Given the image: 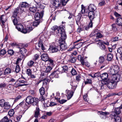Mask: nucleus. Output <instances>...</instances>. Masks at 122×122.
<instances>
[{
  "label": "nucleus",
  "instance_id": "nucleus-1",
  "mask_svg": "<svg viewBox=\"0 0 122 122\" xmlns=\"http://www.w3.org/2000/svg\"><path fill=\"white\" fill-rule=\"evenodd\" d=\"M26 102L28 104H33L34 105H36L38 103V99L35 97H33L30 96H28L26 97Z\"/></svg>",
  "mask_w": 122,
  "mask_h": 122
},
{
  "label": "nucleus",
  "instance_id": "nucleus-2",
  "mask_svg": "<svg viewBox=\"0 0 122 122\" xmlns=\"http://www.w3.org/2000/svg\"><path fill=\"white\" fill-rule=\"evenodd\" d=\"M64 28V27L62 25L60 26L61 32L59 33L60 35H61V37L58 41H65L66 39V35L65 33Z\"/></svg>",
  "mask_w": 122,
  "mask_h": 122
},
{
  "label": "nucleus",
  "instance_id": "nucleus-3",
  "mask_svg": "<svg viewBox=\"0 0 122 122\" xmlns=\"http://www.w3.org/2000/svg\"><path fill=\"white\" fill-rule=\"evenodd\" d=\"M108 76V75L106 73H104L101 74L100 77L102 79V83L103 85L107 84V82L106 81L107 79Z\"/></svg>",
  "mask_w": 122,
  "mask_h": 122
},
{
  "label": "nucleus",
  "instance_id": "nucleus-4",
  "mask_svg": "<svg viewBox=\"0 0 122 122\" xmlns=\"http://www.w3.org/2000/svg\"><path fill=\"white\" fill-rule=\"evenodd\" d=\"M58 42L60 45L59 47L60 50L62 51L66 49L67 47L65 41H58Z\"/></svg>",
  "mask_w": 122,
  "mask_h": 122
},
{
  "label": "nucleus",
  "instance_id": "nucleus-5",
  "mask_svg": "<svg viewBox=\"0 0 122 122\" xmlns=\"http://www.w3.org/2000/svg\"><path fill=\"white\" fill-rule=\"evenodd\" d=\"M92 36L96 37L97 38H101L102 37V35L99 32V30L97 29L94 30L92 33Z\"/></svg>",
  "mask_w": 122,
  "mask_h": 122
},
{
  "label": "nucleus",
  "instance_id": "nucleus-6",
  "mask_svg": "<svg viewBox=\"0 0 122 122\" xmlns=\"http://www.w3.org/2000/svg\"><path fill=\"white\" fill-rule=\"evenodd\" d=\"M82 41V40L81 39L77 40L74 42V43L75 44L78 42H79V43L78 44H74L73 46L74 47L76 48H79L81 47L83 43L84 42H81Z\"/></svg>",
  "mask_w": 122,
  "mask_h": 122
},
{
  "label": "nucleus",
  "instance_id": "nucleus-7",
  "mask_svg": "<svg viewBox=\"0 0 122 122\" xmlns=\"http://www.w3.org/2000/svg\"><path fill=\"white\" fill-rule=\"evenodd\" d=\"M44 11L43 10L41 12V14L39 13H36L35 15V20H41L42 21V18L43 15Z\"/></svg>",
  "mask_w": 122,
  "mask_h": 122
},
{
  "label": "nucleus",
  "instance_id": "nucleus-8",
  "mask_svg": "<svg viewBox=\"0 0 122 122\" xmlns=\"http://www.w3.org/2000/svg\"><path fill=\"white\" fill-rule=\"evenodd\" d=\"M117 85V83L116 82L113 81H111L107 84L108 87L110 89H113L115 88Z\"/></svg>",
  "mask_w": 122,
  "mask_h": 122
},
{
  "label": "nucleus",
  "instance_id": "nucleus-9",
  "mask_svg": "<svg viewBox=\"0 0 122 122\" xmlns=\"http://www.w3.org/2000/svg\"><path fill=\"white\" fill-rule=\"evenodd\" d=\"M0 20L2 28H4L5 26V23L7 20L6 16L4 15H1L0 17Z\"/></svg>",
  "mask_w": 122,
  "mask_h": 122
},
{
  "label": "nucleus",
  "instance_id": "nucleus-10",
  "mask_svg": "<svg viewBox=\"0 0 122 122\" xmlns=\"http://www.w3.org/2000/svg\"><path fill=\"white\" fill-rule=\"evenodd\" d=\"M111 115L113 116L115 122H121V118L118 115H115L114 112H112Z\"/></svg>",
  "mask_w": 122,
  "mask_h": 122
},
{
  "label": "nucleus",
  "instance_id": "nucleus-11",
  "mask_svg": "<svg viewBox=\"0 0 122 122\" xmlns=\"http://www.w3.org/2000/svg\"><path fill=\"white\" fill-rule=\"evenodd\" d=\"M112 76L111 81H113L118 82V81L120 78V75L117 74L112 75Z\"/></svg>",
  "mask_w": 122,
  "mask_h": 122
},
{
  "label": "nucleus",
  "instance_id": "nucleus-12",
  "mask_svg": "<svg viewBox=\"0 0 122 122\" xmlns=\"http://www.w3.org/2000/svg\"><path fill=\"white\" fill-rule=\"evenodd\" d=\"M50 49L52 53H56L60 51L58 46H54L50 47Z\"/></svg>",
  "mask_w": 122,
  "mask_h": 122
},
{
  "label": "nucleus",
  "instance_id": "nucleus-13",
  "mask_svg": "<svg viewBox=\"0 0 122 122\" xmlns=\"http://www.w3.org/2000/svg\"><path fill=\"white\" fill-rule=\"evenodd\" d=\"M67 66H64L62 67H61L59 68L58 70L60 72L62 73L66 72L68 70Z\"/></svg>",
  "mask_w": 122,
  "mask_h": 122
},
{
  "label": "nucleus",
  "instance_id": "nucleus-14",
  "mask_svg": "<svg viewBox=\"0 0 122 122\" xmlns=\"http://www.w3.org/2000/svg\"><path fill=\"white\" fill-rule=\"evenodd\" d=\"M99 114H100V117L102 118L105 119L106 118V116L107 114H109L108 112H103L102 111H100L98 112Z\"/></svg>",
  "mask_w": 122,
  "mask_h": 122
},
{
  "label": "nucleus",
  "instance_id": "nucleus-15",
  "mask_svg": "<svg viewBox=\"0 0 122 122\" xmlns=\"http://www.w3.org/2000/svg\"><path fill=\"white\" fill-rule=\"evenodd\" d=\"M28 6V4L26 2H23L20 3L19 6V8L20 10H22V8H27Z\"/></svg>",
  "mask_w": 122,
  "mask_h": 122
},
{
  "label": "nucleus",
  "instance_id": "nucleus-16",
  "mask_svg": "<svg viewBox=\"0 0 122 122\" xmlns=\"http://www.w3.org/2000/svg\"><path fill=\"white\" fill-rule=\"evenodd\" d=\"M66 92L67 93L66 96L67 99L68 100L70 99L73 96V92L72 91L68 90H66Z\"/></svg>",
  "mask_w": 122,
  "mask_h": 122
},
{
  "label": "nucleus",
  "instance_id": "nucleus-17",
  "mask_svg": "<svg viewBox=\"0 0 122 122\" xmlns=\"http://www.w3.org/2000/svg\"><path fill=\"white\" fill-rule=\"evenodd\" d=\"M88 9L89 12H94L96 10V7L93 4H90L88 6Z\"/></svg>",
  "mask_w": 122,
  "mask_h": 122
},
{
  "label": "nucleus",
  "instance_id": "nucleus-18",
  "mask_svg": "<svg viewBox=\"0 0 122 122\" xmlns=\"http://www.w3.org/2000/svg\"><path fill=\"white\" fill-rule=\"evenodd\" d=\"M60 71H59L58 69L57 70L52 73L50 75L52 77L58 78V75Z\"/></svg>",
  "mask_w": 122,
  "mask_h": 122
},
{
  "label": "nucleus",
  "instance_id": "nucleus-19",
  "mask_svg": "<svg viewBox=\"0 0 122 122\" xmlns=\"http://www.w3.org/2000/svg\"><path fill=\"white\" fill-rule=\"evenodd\" d=\"M88 16L90 21H92L95 18V13L94 12H89L88 13Z\"/></svg>",
  "mask_w": 122,
  "mask_h": 122
},
{
  "label": "nucleus",
  "instance_id": "nucleus-20",
  "mask_svg": "<svg viewBox=\"0 0 122 122\" xmlns=\"http://www.w3.org/2000/svg\"><path fill=\"white\" fill-rule=\"evenodd\" d=\"M61 26L60 27H58L57 26H55L52 27L51 29L52 30H56L55 32L56 34H59L60 32H61Z\"/></svg>",
  "mask_w": 122,
  "mask_h": 122
},
{
  "label": "nucleus",
  "instance_id": "nucleus-21",
  "mask_svg": "<svg viewBox=\"0 0 122 122\" xmlns=\"http://www.w3.org/2000/svg\"><path fill=\"white\" fill-rule=\"evenodd\" d=\"M66 16L69 19H71V22H73L74 20V16L72 14L69 12H67L66 14Z\"/></svg>",
  "mask_w": 122,
  "mask_h": 122
},
{
  "label": "nucleus",
  "instance_id": "nucleus-22",
  "mask_svg": "<svg viewBox=\"0 0 122 122\" xmlns=\"http://www.w3.org/2000/svg\"><path fill=\"white\" fill-rule=\"evenodd\" d=\"M40 115V109L38 107H37L35 111L34 117L37 118Z\"/></svg>",
  "mask_w": 122,
  "mask_h": 122
},
{
  "label": "nucleus",
  "instance_id": "nucleus-23",
  "mask_svg": "<svg viewBox=\"0 0 122 122\" xmlns=\"http://www.w3.org/2000/svg\"><path fill=\"white\" fill-rule=\"evenodd\" d=\"M42 60L45 61H47L49 58V57L47 54L44 53L41 56Z\"/></svg>",
  "mask_w": 122,
  "mask_h": 122
},
{
  "label": "nucleus",
  "instance_id": "nucleus-24",
  "mask_svg": "<svg viewBox=\"0 0 122 122\" xmlns=\"http://www.w3.org/2000/svg\"><path fill=\"white\" fill-rule=\"evenodd\" d=\"M38 46L39 48L40 49L41 48L43 51L44 50V46L42 44V41H40L38 42Z\"/></svg>",
  "mask_w": 122,
  "mask_h": 122
},
{
  "label": "nucleus",
  "instance_id": "nucleus-25",
  "mask_svg": "<svg viewBox=\"0 0 122 122\" xmlns=\"http://www.w3.org/2000/svg\"><path fill=\"white\" fill-rule=\"evenodd\" d=\"M121 108L120 107L115 108L114 110V112H114L115 114V115H117L121 113Z\"/></svg>",
  "mask_w": 122,
  "mask_h": 122
},
{
  "label": "nucleus",
  "instance_id": "nucleus-26",
  "mask_svg": "<svg viewBox=\"0 0 122 122\" xmlns=\"http://www.w3.org/2000/svg\"><path fill=\"white\" fill-rule=\"evenodd\" d=\"M13 20L14 24L15 25H17L19 21V19L18 17L16 16L15 17Z\"/></svg>",
  "mask_w": 122,
  "mask_h": 122
},
{
  "label": "nucleus",
  "instance_id": "nucleus-27",
  "mask_svg": "<svg viewBox=\"0 0 122 122\" xmlns=\"http://www.w3.org/2000/svg\"><path fill=\"white\" fill-rule=\"evenodd\" d=\"M68 56L70 57L69 60L70 62L74 63L76 61V58L74 57L73 55H71L70 56Z\"/></svg>",
  "mask_w": 122,
  "mask_h": 122
},
{
  "label": "nucleus",
  "instance_id": "nucleus-28",
  "mask_svg": "<svg viewBox=\"0 0 122 122\" xmlns=\"http://www.w3.org/2000/svg\"><path fill=\"white\" fill-rule=\"evenodd\" d=\"M101 74L99 72H97L96 73L92 75L90 74L89 75L91 76L92 78H94L95 77H98L99 76H100Z\"/></svg>",
  "mask_w": 122,
  "mask_h": 122
},
{
  "label": "nucleus",
  "instance_id": "nucleus-29",
  "mask_svg": "<svg viewBox=\"0 0 122 122\" xmlns=\"http://www.w3.org/2000/svg\"><path fill=\"white\" fill-rule=\"evenodd\" d=\"M19 8L18 7L16 8L14 10V11L13 13V15L12 16L13 17H15L17 16V14H18L19 13Z\"/></svg>",
  "mask_w": 122,
  "mask_h": 122
},
{
  "label": "nucleus",
  "instance_id": "nucleus-30",
  "mask_svg": "<svg viewBox=\"0 0 122 122\" xmlns=\"http://www.w3.org/2000/svg\"><path fill=\"white\" fill-rule=\"evenodd\" d=\"M16 28L19 31H21L22 29L24 28L23 26L20 24L17 25L16 26Z\"/></svg>",
  "mask_w": 122,
  "mask_h": 122
},
{
  "label": "nucleus",
  "instance_id": "nucleus-31",
  "mask_svg": "<svg viewBox=\"0 0 122 122\" xmlns=\"http://www.w3.org/2000/svg\"><path fill=\"white\" fill-rule=\"evenodd\" d=\"M4 108L6 109H9L11 107V105L8 102H5L3 106Z\"/></svg>",
  "mask_w": 122,
  "mask_h": 122
},
{
  "label": "nucleus",
  "instance_id": "nucleus-32",
  "mask_svg": "<svg viewBox=\"0 0 122 122\" xmlns=\"http://www.w3.org/2000/svg\"><path fill=\"white\" fill-rule=\"evenodd\" d=\"M97 44L100 46V48L102 50H104L105 48V46L103 44L101 41L98 42Z\"/></svg>",
  "mask_w": 122,
  "mask_h": 122
},
{
  "label": "nucleus",
  "instance_id": "nucleus-33",
  "mask_svg": "<svg viewBox=\"0 0 122 122\" xmlns=\"http://www.w3.org/2000/svg\"><path fill=\"white\" fill-rule=\"evenodd\" d=\"M42 22L41 20H35V21L33 22V25L35 27H36L40 23Z\"/></svg>",
  "mask_w": 122,
  "mask_h": 122
},
{
  "label": "nucleus",
  "instance_id": "nucleus-34",
  "mask_svg": "<svg viewBox=\"0 0 122 122\" xmlns=\"http://www.w3.org/2000/svg\"><path fill=\"white\" fill-rule=\"evenodd\" d=\"M11 70L9 68H6L4 71V75H6L7 74H9L10 73Z\"/></svg>",
  "mask_w": 122,
  "mask_h": 122
},
{
  "label": "nucleus",
  "instance_id": "nucleus-35",
  "mask_svg": "<svg viewBox=\"0 0 122 122\" xmlns=\"http://www.w3.org/2000/svg\"><path fill=\"white\" fill-rule=\"evenodd\" d=\"M113 56L111 53L108 54L107 55V60L108 61H110L112 59Z\"/></svg>",
  "mask_w": 122,
  "mask_h": 122
},
{
  "label": "nucleus",
  "instance_id": "nucleus-36",
  "mask_svg": "<svg viewBox=\"0 0 122 122\" xmlns=\"http://www.w3.org/2000/svg\"><path fill=\"white\" fill-rule=\"evenodd\" d=\"M78 59L80 61L81 64L84 65V58L83 57H81V56L79 55L78 57Z\"/></svg>",
  "mask_w": 122,
  "mask_h": 122
},
{
  "label": "nucleus",
  "instance_id": "nucleus-37",
  "mask_svg": "<svg viewBox=\"0 0 122 122\" xmlns=\"http://www.w3.org/2000/svg\"><path fill=\"white\" fill-rule=\"evenodd\" d=\"M20 84L19 81V80H17L15 83L13 85L14 87L17 88L18 87H20Z\"/></svg>",
  "mask_w": 122,
  "mask_h": 122
},
{
  "label": "nucleus",
  "instance_id": "nucleus-38",
  "mask_svg": "<svg viewBox=\"0 0 122 122\" xmlns=\"http://www.w3.org/2000/svg\"><path fill=\"white\" fill-rule=\"evenodd\" d=\"M7 88L9 90L13 91L14 90V87L13 85L9 84L7 86Z\"/></svg>",
  "mask_w": 122,
  "mask_h": 122
},
{
  "label": "nucleus",
  "instance_id": "nucleus-39",
  "mask_svg": "<svg viewBox=\"0 0 122 122\" xmlns=\"http://www.w3.org/2000/svg\"><path fill=\"white\" fill-rule=\"evenodd\" d=\"M27 50L23 47L21 48L20 50V52L22 54H24L25 53L27 52Z\"/></svg>",
  "mask_w": 122,
  "mask_h": 122
},
{
  "label": "nucleus",
  "instance_id": "nucleus-40",
  "mask_svg": "<svg viewBox=\"0 0 122 122\" xmlns=\"http://www.w3.org/2000/svg\"><path fill=\"white\" fill-rule=\"evenodd\" d=\"M104 61V56H100L99 58V63H103Z\"/></svg>",
  "mask_w": 122,
  "mask_h": 122
},
{
  "label": "nucleus",
  "instance_id": "nucleus-41",
  "mask_svg": "<svg viewBox=\"0 0 122 122\" xmlns=\"http://www.w3.org/2000/svg\"><path fill=\"white\" fill-rule=\"evenodd\" d=\"M47 75L48 73L46 72L43 71L41 72V76L42 78H44L47 77Z\"/></svg>",
  "mask_w": 122,
  "mask_h": 122
},
{
  "label": "nucleus",
  "instance_id": "nucleus-42",
  "mask_svg": "<svg viewBox=\"0 0 122 122\" xmlns=\"http://www.w3.org/2000/svg\"><path fill=\"white\" fill-rule=\"evenodd\" d=\"M47 61H48L49 62V64L50 66H51L52 67L54 66V64L53 63V60L50 58H49Z\"/></svg>",
  "mask_w": 122,
  "mask_h": 122
},
{
  "label": "nucleus",
  "instance_id": "nucleus-43",
  "mask_svg": "<svg viewBox=\"0 0 122 122\" xmlns=\"http://www.w3.org/2000/svg\"><path fill=\"white\" fill-rule=\"evenodd\" d=\"M37 9L36 7H31L30 8V11L34 13L36 11Z\"/></svg>",
  "mask_w": 122,
  "mask_h": 122
},
{
  "label": "nucleus",
  "instance_id": "nucleus-44",
  "mask_svg": "<svg viewBox=\"0 0 122 122\" xmlns=\"http://www.w3.org/2000/svg\"><path fill=\"white\" fill-rule=\"evenodd\" d=\"M39 91L41 95L44 94L45 92V89L43 87H42L39 90Z\"/></svg>",
  "mask_w": 122,
  "mask_h": 122
},
{
  "label": "nucleus",
  "instance_id": "nucleus-45",
  "mask_svg": "<svg viewBox=\"0 0 122 122\" xmlns=\"http://www.w3.org/2000/svg\"><path fill=\"white\" fill-rule=\"evenodd\" d=\"M57 0H55L54 2V5L56 7H58L61 5V3L59 2H57Z\"/></svg>",
  "mask_w": 122,
  "mask_h": 122
},
{
  "label": "nucleus",
  "instance_id": "nucleus-46",
  "mask_svg": "<svg viewBox=\"0 0 122 122\" xmlns=\"http://www.w3.org/2000/svg\"><path fill=\"white\" fill-rule=\"evenodd\" d=\"M14 113V112L13 109L10 110L8 112V114L9 116L10 117L13 116Z\"/></svg>",
  "mask_w": 122,
  "mask_h": 122
},
{
  "label": "nucleus",
  "instance_id": "nucleus-47",
  "mask_svg": "<svg viewBox=\"0 0 122 122\" xmlns=\"http://www.w3.org/2000/svg\"><path fill=\"white\" fill-rule=\"evenodd\" d=\"M34 63V62L33 61L30 60L28 61L27 65L29 67H32Z\"/></svg>",
  "mask_w": 122,
  "mask_h": 122
},
{
  "label": "nucleus",
  "instance_id": "nucleus-48",
  "mask_svg": "<svg viewBox=\"0 0 122 122\" xmlns=\"http://www.w3.org/2000/svg\"><path fill=\"white\" fill-rule=\"evenodd\" d=\"M6 53L5 49H2L0 50V56H4Z\"/></svg>",
  "mask_w": 122,
  "mask_h": 122
},
{
  "label": "nucleus",
  "instance_id": "nucleus-49",
  "mask_svg": "<svg viewBox=\"0 0 122 122\" xmlns=\"http://www.w3.org/2000/svg\"><path fill=\"white\" fill-rule=\"evenodd\" d=\"M114 70V72L116 73L118 72L119 71V68L117 66H114L113 68Z\"/></svg>",
  "mask_w": 122,
  "mask_h": 122
},
{
  "label": "nucleus",
  "instance_id": "nucleus-50",
  "mask_svg": "<svg viewBox=\"0 0 122 122\" xmlns=\"http://www.w3.org/2000/svg\"><path fill=\"white\" fill-rule=\"evenodd\" d=\"M52 68L50 66H48L46 68L45 71L47 73L50 72V71L52 70Z\"/></svg>",
  "mask_w": 122,
  "mask_h": 122
},
{
  "label": "nucleus",
  "instance_id": "nucleus-51",
  "mask_svg": "<svg viewBox=\"0 0 122 122\" xmlns=\"http://www.w3.org/2000/svg\"><path fill=\"white\" fill-rule=\"evenodd\" d=\"M69 0H61L60 3H61L62 5L64 6L66 5L67 2Z\"/></svg>",
  "mask_w": 122,
  "mask_h": 122
},
{
  "label": "nucleus",
  "instance_id": "nucleus-52",
  "mask_svg": "<svg viewBox=\"0 0 122 122\" xmlns=\"http://www.w3.org/2000/svg\"><path fill=\"white\" fill-rule=\"evenodd\" d=\"M84 83L85 84H91L92 81L91 79H87L86 81L84 80Z\"/></svg>",
  "mask_w": 122,
  "mask_h": 122
},
{
  "label": "nucleus",
  "instance_id": "nucleus-53",
  "mask_svg": "<svg viewBox=\"0 0 122 122\" xmlns=\"http://www.w3.org/2000/svg\"><path fill=\"white\" fill-rule=\"evenodd\" d=\"M76 21L77 25H78V23L80 20V17L79 16H76L75 18Z\"/></svg>",
  "mask_w": 122,
  "mask_h": 122
},
{
  "label": "nucleus",
  "instance_id": "nucleus-54",
  "mask_svg": "<svg viewBox=\"0 0 122 122\" xmlns=\"http://www.w3.org/2000/svg\"><path fill=\"white\" fill-rule=\"evenodd\" d=\"M5 102V101L4 99L0 100V106L1 107H3Z\"/></svg>",
  "mask_w": 122,
  "mask_h": 122
},
{
  "label": "nucleus",
  "instance_id": "nucleus-55",
  "mask_svg": "<svg viewBox=\"0 0 122 122\" xmlns=\"http://www.w3.org/2000/svg\"><path fill=\"white\" fill-rule=\"evenodd\" d=\"M109 71L110 74L112 75L116 74V73H115V72H114V70L113 68H111Z\"/></svg>",
  "mask_w": 122,
  "mask_h": 122
},
{
  "label": "nucleus",
  "instance_id": "nucleus-56",
  "mask_svg": "<svg viewBox=\"0 0 122 122\" xmlns=\"http://www.w3.org/2000/svg\"><path fill=\"white\" fill-rule=\"evenodd\" d=\"M22 117V115H20L17 116L16 118V120L15 121V122H17L20 121Z\"/></svg>",
  "mask_w": 122,
  "mask_h": 122
},
{
  "label": "nucleus",
  "instance_id": "nucleus-57",
  "mask_svg": "<svg viewBox=\"0 0 122 122\" xmlns=\"http://www.w3.org/2000/svg\"><path fill=\"white\" fill-rule=\"evenodd\" d=\"M117 24H113L112 25V29L114 31H116L117 30V28L116 27Z\"/></svg>",
  "mask_w": 122,
  "mask_h": 122
},
{
  "label": "nucleus",
  "instance_id": "nucleus-58",
  "mask_svg": "<svg viewBox=\"0 0 122 122\" xmlns=\"http://www.w3.org/2000/svg\"><path fill=\"white\" fill-rule=\"evenodd\" d=\"M15 68V71L17 73H18L20 70V66L19 65H16Z\"/></svg>",
  "mask_w": 122,
  "mask_h": 122
},
{
  "label": "nucleus",
  "instance_id": "nucleus-59",
  "mask_svg": "<svg viewBox=\"0 0 122 122\" xmlns=\"http://www.w3.org/2000/svg\"><path fill=\"white\" fill-rule=\"evenodd\" d=\"M8 54L12 55L14 54V52L12 50L10 49L8 50Z\"/></svg>",
  "mask_w": 122,
  "mask_h": 122
},
{
  "label": "nucleus",
  "instance_id": "nucleus-60",
  "mask_svg": "<svg viewBox=\"0 0 122 122\" xmlns=\"http://www.w3.org/2000/svg\"><path fill=\"white\" fill-rule=\"evenodd\" d=\"M26 73L28 76H30V75L32 74V71L31 70L29 69H27L26 71Z\"/></svg>",
  "mask_w": 122,
  "mask_h": 122
},
{
  "label": "nucleus",
  "instance_id": "nucleus-61",
  "mask_svg": "<svg viewBox=\"0 0 122 122\" xmlns=\"http://www.w3.org/2000/svg\"><path fill=\"white\" fill-rule=\"evenodd\" d=\"M8 120V119L7 117L5 116L1 121L2 122H7Z\"/></svg>",
  "mask_w": 122,
  "mask_h": 122
},
{
  "label": "nucleus",
  "instance_id": "nucleus-62",
  "mask_svg": "<svg viewBox=\"0 0 122 122\" xmlns=\"http://www.w3.org/2000/svg\"><path fill=\"white\" fill-rule=\"evenodd\" d=\"M71 73L73 75H76L77 72L76 70L74 69H72L71 71Z\"/></svg>",
  "mask_w": 122,
  "mask_h": 122
},
{
  "label": "nucleus",
  "instance_id": "nucleus-63",
  "mask_svg": "<svg viewBox=\"0 0 122 122\" xmlns=\"http://www.w3.org/2000/svg\"><path fill=\"white\" fill-rule=\"evenodd\" d=\"M105 4V1L104 0H102L98 4L99 6H100L104 5Z\"/></svg>",
  "mask_w": 122,
  "mask_h": 122
},
{
  "label": "nucleus",
  "instance_id": "nucleus-64",
  "mask_svg": "<svg viewBox=\"0 0 122 122\" xmlns=\"http://www.w3.org/2000/svg\"><path fill=\"white\" fill-rule=\"evenodd\" d=\"M117 51L118 53H119L120 54H122V47H120L118 48L117 50Z\"/></svg>",
  "mask_w": 122,
  "mask_h": 122
}]
</instances>
